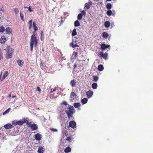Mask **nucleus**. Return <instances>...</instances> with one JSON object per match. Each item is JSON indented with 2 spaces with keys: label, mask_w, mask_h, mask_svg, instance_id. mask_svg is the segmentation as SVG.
<instances>
[{
  "label": "nucleus",
  "mask_w": 153,
  "mask_h": 153,
  "mask_svg": "<svg viewBox=\"0 0 153 153\" xmlns=\"http://www.w3.org/2000/svg\"><path fill=\"white\" fill-rule=\"evenodd\" d=\"M66 140H67L69 142H70L71 141V138L70 137H68L66 139Z\"/></svg>",
  "instance_id": "nucleus-41"
},
{
  "label": "nucleus",
  "mask_w": 153,
  "mask_h": 153,
  "mask_svg": "<svg viewBox=\"0 0 153 153\" xmlns=\"http://www.w3.org/2000/svg\"><path fill=\"white\" fill-rule=\"evenodd\" d=\"M17 63L19 66L20 67H22L23 64H24V61L20 59H18L17 61Z\"/></svg>",
  "instance_id": "nucleus-15"
},
{
  "label": "nucleus",
  "mask_w": 153,
  "mask_h": 153,
  "mask_svg": "<svg viewBox=\"0 0 153 153\" xmlns=\"http://www.w3.org/2000/svg\"><path fill=\"white\" fill-rule=\"evenodd\" d=\"M70 45L73 48H75L79 47V46L77 45L76 43L75 42H71L70 44Z\"/></svg>",
  "instance_id": "nucleus-14"
},
{
  "label": "nucleus",
  "mask_w": 153,
  "mask_h": 153,
  "mask_svg": "<svg viewBox=\"0 0 153 153\" xmlns=\"http://www.w3.org/2000/svg\"><path fill=\"white\" fill-rule=\"evenodd\" d=\"M98 79V77H93V81L97 82Z\"/></svg>",
  "instance_id": "nucleus-43"
},
{
  "label": "nucleus",
  "mask_w": 153,
  "mask_h": 153,
  "mask_svg": "<svg viewBox=\"0 0 153 153\" xmlns=\"http://www.w3.org/2000/svg\"><path fill=\"white\" fill-rule=\"evenodd\" d=\"M7 41L5 36H2L0 39V42L1 44H4Z\"/></svg>",
  "instance_id": "nucleus-12"
},
{
  "label": "nucleus",
  "mask_w": 153,
  "mask_h": 153,
  "mask_svg": "<svg viewBox=\"0 0 153 153\" xmlns=\"http://www.w3.org/2000/svg\"><path fill=\"white\" fill-rule=\"evenodd\" d=\"M62 104L65 105H67L68 104L67 102L65 101H63L62 102Z\"/></svg>",
  "instance_id": "nucleus-51"
},
{
  "label": "nucleus",
  "mask_w": 153,
  "mask_h": 153,
  "mask_svg": "<svg viewBox=\"0 0 153 153\" xmlns=\"http://www.w3.org/2000/svg\"><path fill=\"white\" fill-rule=\"evenodd\" d=\"M98 69L99 71H102L104 69V67L102 65H100L98 67Z\"/></svg>",
  "instance_id": "nucleus-21"
},
{
  "label": "nucleus",
  "mask_w": 153,
  "mask_h": 153,
  "mask_svg": "<svg viewBox=\"0 0 153 153\" xmlns=\"http://www.w3.org/2000/svg\"><path fill=\"white\" fill-rule=\"evenodd\" d=\"M29 11L30 12H32L33 11V10H32L31 8V7L30 6L28 7Z\"/></svg>",
  "instance_id": "nucleus-45"
},
{
  "label": "nucleus",
  "mask_w": 153,
  "mask_h": 153,
  "mask_svg": "<svg viewBox=\"0 0 153 153\" xmlns=\"http://www.w3.org/2000/svg\"><path fill=\"white\" fill-rule=\"evenodd\" d=\"M16 97V96H13L11 98H10V100H11L13 98H15Z\"/></svg>",
  "instance_id": "nucleus-56"
},
{
  "label": "nucleus",
  "mask_w": 153,
  "mask_h": 153,
  "mask_svg": "<svg viewBox=\"0 0 153 153\" xmlns=\"http://www.w3.org/2000/svg\"><path fill=\"white\" fill-rule=\"evenodd\" d=\"M36 34L34 32H33V35L31 36V39L30 41V50L31 51H33V45H34L35 47H36L37 45V40L36 37Z\"/></svg>",
  "instance_id": "nucleus-1"
},
{
  "label": "nucleus",
  "mask_w": 153,
  "mask_h": 153,
  "mask_svg": "<svg viewBox=\"0 0 153 153\" xmlns=\"http://www.w3.org/2000/svg\"><path fill=\"white\" fill-rule=\"evenodd\" d=\"M10 33H11L10 31Z\"/></svg>",
  "instance_id": "nucleus-63"
},
{
  "label": "nucleus",
  "mask_w": 153,
  "mask_h": 153,
  "mask_svg": "<svg viewBox=\"0 0 153 153\" xmlns=\"http://www.w3.org/2000/svg\"><path fill=\"white\" fill-rule=\"evenodd\" d=\"M33 26L34 30V31L33 32H34L35 33H36L35 32L38 30V28L36 26V23L35 22H33Z\"/></svg>",
  "instance_id": "nucleus-18"
},
{
  "label": "nucleus",
  "mask_w": 153,
  "mask_h": 153,
  "mask_svg": "<svg viewBox=\"0 0 153 153\" xmlns=\"http://www.w3.org/2000/svg\"><path fill=\"white\" fill-rule=\"evenodd\" d=\"M44 39V34L43 33V31L42 30L41 31V34L40 39L41 40H43Z\"/></svg>",
  "instance_id": "nucleus-30"
},
{
  "label": "nucleus",
  "mask_w": 153,
  "mask_h": 153,
  "mask_svg": "<svg viewBox=\"0 0 153 153\" xmlns=\"http://www.w3.org/2000/svg\"><path fill=\"white\" fill-rule=\"evenodd\" d=\"M82 13L79 14L77 16L78 19L79 20H81L82 18Z\"/></svg>",
  "instance_id": "nucleus-31"
},
{
  "label": "nucleus",
  "mask_w": 153,
  "mask_h": 153,
  "mask_svg": "<svg viewBox=\"0 0 153 153\" xmlns=\"http://www.w3.org/2000/svg\"><path fill=\"white\" fill-rule=\"evenodd\" d=\"M77 33L76 32V29H74L72 31V36H74L76 35Z\"/></svg>",
  "instance_id": "nucleus-32"
},
{
  "label": "nucleus",
  "mask_w": 153,
  "mask_h": 153,
  "mask_svg": "<svg viewBox=\"0 0 153 153\" xmlns=\"http://www.w3.org/2000/svg\"><path fill=\"white\" fill-rule=\"evenodd\" d=\"M5 30L4 28L2 26H1L0 27V33L3 32Z\"/></svg>",
  "instance_id": "nucleus-34"
},
{
  "label": "nucleus",
  "mask_w": 153,
  "mask_h": 153,
  "mask_svg": "<svg viewBox=\"0 0 153 153\" xmlns=\"http://www.w3.org/2000/svg\"><path fill=\"white\" fill-rule=\"evenodd\" d=\"M23 124V123L22 120L17 121V125H19L20 126H22Z\"/></svg>",
  "instance_id": "nucleus-33"
},
{
  "label": "nucleus",
  "mask_w": 153,
  "mask_h": 153,
  "mask_svg": "<svg viewBox=\"0 0 153 153\" xmlns=\"http://www.w3.org/2000/svg\"><path fill=\"white\" fill-rule=\"evenodd\" d=\"M2 58H3V57L2 56L1 53V52L0 51V60L2 59Z\"/></svg>",
  "instance_id": "nucleus-53"
},
{
  "label": "nucleus",
  "mask_w": 153,
  "mask_h": 153,
  "mask_svg": "<svg viewBox=\"0 0 153 153\" xmlns=\"http://www.w3.org/2000/svg\"><path fill=\"white\" fill-rule=\"evenodd\" d=\"M10 111V108H8L3 113V115H4L6 114L7 113H8Z\"/></svg>",
  "instance_id": "nucleus-37"
},
{
  "label": "nucleus",
  "mask_w": 153,
  "mask_h": 153,
  "mask_svg": "<svg viewBox=\"0 0 153 153\" xmlns=\"http://www.w3.org/2000/svg\"><path fill=\"white\" fill-rule=\"evenodd\" d=\"M102 36L103 38H106L108 36V35L106 32H104L102 33Z\"/></svg>",
  "instance_id": "nucleus-22"
},
{
  "label": "nucleus",
  "mask_w": 153,
  "mask_h": 153,
  "mask_svg": "<svg viewBox=\"0 0 153 153\" xmlns=\"http://www.w3.org/2000/svg\"><path fill=\"white\" fill-rule=\"evenodd\" d=\"M40 67L41 68H42L44 67V63L43 62L41 61L40 63Z\"/></svg>",
  "instance_id": "nucleus-39"
},
{
  "label": "nucleus",
  "mask_w": 153,
  "mask_h": 153,
  "mask_svg": "<svg viewBox=\"0 0 153 153\" xmlns=\"http://www.w3.org/2000/svg\"><path fill=\"white\" fill-rule=\"evenodd\" d=\"M78 53L76 52H74L73 53V55L74 56V57H77Z\"/></svg>",
  "instance_id": "nucleus-46"
},
{
  "label": "nucleus",
  "mask_w": 153,
  "mask_h": 153,
  "mask_svg": "<svg viewBox=\"0 0 153 153\" xmlns=\"http://www.w3.org/2000/svg\"><path fill=\"white\" fill-rule=\"evenodd\" d=\"M8 72L7 71H6L4 74L2 76H7L8 74Z\"/></svg>",
  "instance_id": "nucleus-42"
},
{
  "label": "nucleus",
  "mask_w": 153,
  "mask_h": 153,
  "mask_svg": "<svg viewBox=\"0 0 153 153\" xmlns=\"http://www.w3.org/2000/svg\"><path fill=\"white\" fill-rule=\"evenodd\" d=\"M6 52L5 57L7 59L10 58V47L8 46L4 49Z\"/></svg>",
  "instance_id": "nucleus-5"
},
{
  "label": "nucleus",
  "mask_w": 153,
  "mask_h": 153,
  "mask_svg": "<svg viewBox=\"0 0 153 153\" xmlns=\"http://www.w3.org/2000/svg\"><path fill=\"white\" fill-rule=\"evenodd\" d=\"M15 99H14V100H13V102H15Z\"/></svg>",
  "instance_id": "nucleus-60"
},
{
  "label": "nucleus",
  "mask_w": 153,
  "mask_h": 153,
  "mask_svg": "<svg viewBox=\"0 0 153 153\" xmlns=\"http://www.w3.org/2000/svg\"><path fill=\"white\" fill-rule=\"evenodd\" d=\"M37 90L40 92L41 91V90L40 88L38 86H37Z\"/></svg>",
  "instance_id": "nucleus-52"
},
{
  "label": "nucleus",
  "mask_w": 153,
  "mask_h": 153,
  "mask_svg": "<svg viewBox=\"0 0 153 153\" xmlns=\"http://www.w3.org/2000/svg\"><path fill=\"white\" fill-rule=\"evenodd\" d=\"M24 8H27V7H25V6H24Z\"/></svg>",
  "instance_id": "nucleus-59"
},
{
  "label": "nucleus",
  "mask_w": 153,
  "mask_h": 153,
  "mask_svg": "<svg viewBox=\"0 0 153 153\" xmlns=\"http://www.w3.org/2000/svg\"><path fill=\"white\" fill-rule=\"evenodd\" d=\"M82 14V16L83 15H84V16H85L86 14V12H85V11H84V10H83L81 12V13Z\"/></svg>",
  "instance_id": "nucleus-49"
},
{
  "label": "nucleus",
  "mask_w": 153,
  "mask_h": 153,
  "mask_svg": "<svg viewBox=\"0 0 153 153\" xmlns=\"http://www.w3.org/2000/svg\"><path fill=\"white\" fill-rule=\"evenodd\" d=\"M11 53H10V58L11 57Z\"/></svg>",
  "instance_id": "nucleus-61"
},
{
  "label": "nucleus",
  "mask_w": 153,
  "mask_h": 153,
  "mask_svg": "<svg viewBox=\"0 0 153 153\" xmlns=\"http://www.w3.org/2000/svg\"><path fill=\"white\" fill-rule=\"evenodd\" d=\"M56 90L55 89H53L52 88V89H51V93L53 91H55Z\"/></svg>",
  "instance_id": "nucleus-55"
},
{
  "label": "nucleus",
  "mask_w": 153,
  "mask_h": 153,
  "mask_svg": "<svg viewBox=\"0 0 153 153\" xmlns=\"http://www.w3.org/2000/svg\"><path fill=\"white\" fill-rule=\"evenodd\" d=\"M112 15H113L114 16H115V11L114 10H113L112 11Z\"/></svg>",
  "instance_id": "nucleus-50"
},
{
  "label": "nucleus",
  "mask_w": 153,
  "mask_h": 153,
  "mask_svg": "<svg viewBox=\"0 0 153 153\" xmlns=\"http://www.w3.org/2000/svg\"><path fill=\"white\" fill-rule=\"evenodd\" d=\"M80 105V104L79 102L74 103V106L75 108H78Z\"/></svg>",
  "instance_id": "nucleus-23"
},
{
  "label": "nucleus",
  "mask_w": 153,
  "mask_h": 153,
  "mask_svg": "<svg viewBox=\"0 0 153 153\" xmlns=\"http://www.w3.org/2000/svg\"><path fill=\"white\" fill-rule=\"evenodd\" d=\"M71 85L72 87L75 86L76 84V82L74 79L71 81L70 82Z\"/></svg>",
  "instance_id": "nucleus-16"
},
{
  "label": "nucleus",
  "mask_w": 153,
  "mask_h": 153,
  "mask_svg": "<svg viewBox=\"0 0 153 153\" xmlns=\"http://www.w3.org/2000/svg\"><path fill=\"white\" fill-rule=\"evenodd\" d=\"M30 128L33 131L36 130L37 128L38 127L36 124H33L30 126Z\"/></svg>",
  "instance_id": "nucleus-11"
},
{
  "label": "nucleus",
  "mask_w": 153,
  "mask_h": 153,
  "mask_svg": "<svg viewBox=\"0 0 153 153\" xmlns=\"http://www.w3.org/2000/svg\"><path fill=\"white\" fill-rule=\"evenodd\" d=\"M92 4V2L91 1H89L88 3H87L85 4V6L86 7V9L88 10L90 8V5H91Z\"/></svg>",
  "instance_id": "nucleus-10"
},
{
  "label": "nucleus",
  "mask_w": 153,
  "mask_h": 153,
  "mask_svg": "<svg viewBox=\"0 0 153 153\" xmlns=\"http://www.w3.org/2000/svg\"><path fill=\"white\" fill-rule=\"evenodd\" d=\"M110 47V45H107L105 44H101L100 45L101 49L102 51L104 50L106 48H108Z\"/></svg>",
  "instance_id": "nucleus-6"
},
{
  "label": "nucleus",
  "mask_w": 153,
  "mask_h": 153,
  "mask_svg": "<svg viewBox=\"0 0 153 153\" xmlns=\"http://www.w3.org/2000/svg\"><path fill=\"white\" fill-rule=\"evenodd\" d=\"M17 120H14L12 122V125L15 126L16 125Z\"/></svg>",
  "instance_id": "nucleus-44"
},
{
  "label": "nucleus",
  "mask_w": 153,
  "mask_h": 153,
  "mask_svg": "<svg viewBox=\"0 0 153 153\" xmlns=\"http://www.w3.org/2000/svg\"><path fill=\"white\" fill-rule=\"evenodd\" d=\"M100 56L101 57L103 58L105 60H106L108 59V54L107 53H104L103 52H101L100 53Z\"/></svg>",
  "instance_id": "nucleus-3"
},
{
  "label": "nucleus",
  "mask_w": 153,
  "mask_h": 153,
  "mask_svg": "<svg viewBox=\"0 0 153 153\" xmlns=\"http://www.w3.org/2000/svg\"><path fill=\"white\" fill-rule=\"evenodd\" d=\"M71 151V148L70 147L68 146L65 149L64 152L65 153H67L70 152Z\"/></svg>",
  "instance_id": "nucleus-19"
},
{
  "label": "nucleus",
  "mask_w": 153,
  "mask_h": 153,
  "mask_svg": "<svg viewBox=\"0 0 153 153\" xmlns=\"http://www.w3.org/2000/svg\"><path fill=\"white\" fill-rule=\"evenodd\" d=\"M22 121L23 123V124L24 123H27L28 121H29L28 118H23Z\"/></svg>",
  "instance_id": "nucleus-17"
},
{
  "label": "nucleus",
  "mask_w": 153,
  "mask_h": 153,
  "mask_svg": "<svg viewBox=\"0 0 153 153\" xmlns=\"http://www.w3.org/2000/svg\"><path fill=\"white\" fill-rule=\"evenodd\" d=\"M112 13V12L111 10H109L106 12L107 15L109 16H111Z\"/></svg>",
  "instance_id": "nucleus-29"
},
{
  "label": "nucleus",
  "mask_w": 153,
  "mask_h": 153,
  "mask_svg": "<svg viewBox=\"0 0 153 153\" xmlns=\"http://www.w3.org/2000/svg\"><path fill=\"white\" fill-rule=\"evenodd\" d=\"M92 87L94 89H96L97 87V84L96 83H94L92 84Z\"/></svg>",
  "instance_id": "nucleus-27"
},
{
  "label": "nucleus",
  "mask_w": 153,
  "mask_h": 153,
  "mask_svg": "<svg viewBox=\"0 0 153 153\" xmlns=\"http://www.w3.org/2000/svg\"><path fill=\"white\" fill-rule=\"evenodd\" d=\"M95 1H99V0H94Z\"/></svg>",
  "instance_id": "nucleus-62"
},
{
  "label": "nucleus",
  "mask_w": 153,
  "mask_h": 153,
  "mask_svg": "<svg viewBox=\"0 0 153 153\" xmlns=\"http://www.w3.org/2000/svg\"><path fill=\"white\" fill-rule=\"evenodd\" d=\"M74 26L75 27H77L80 25L79 22L78 20H76L74 22Z\"/></svg>",
  "instance_id": "nucleus-28"
},
{
  "label": "nucleus",
  "mask_w": 153,
  "mask_h": 153,
  "mask_svg": "<svg viewBox=\"0 0 153 153\" xmlns=\"http://www.w3.org/2000/svg\"><path fill=\"white\" fill-rule=\"evenodd\" d=\"M69 127L74 129L76 127V123L74 121H71L69 123Z\"/></svg>",
  "instance_id": "nucleus-4"
},
{
  "label": "nucleus",
  "mask_w": 153,
  "mask_h": 153,
  "mask_svg": "<svg viewBox=\"0 0 153 153\" xmlns=\"http://www.w3.org/2000/svg\"><path fill=\"white\" fill-rule=\"evenodd\" d=\"M87 97L89 98L91 97L93 95V92L91 90L89 91L86 92V94Z\"/></svg>",
  "instance_id": "nucleus-8"
},
{
  "label": "nucleus",
  "mask_w": 153,
  "mask_h": 153,
  "mask_svg": "<svg viewBox=\"0 0 153 153\" xmlns=\"http://www.w3.org/2000/svg\"><path fill=\"white\" fill-rule=\"evenodd\" d=\"M68 110L65 112L68 119H70L72 117V114L75 112L74 109L73 107L71 105L68 106Z\"/></svg>",
  "instance_id": "nucleus-2"
},
{
  "label": "nucleus",
  "mask_w": 153,
  "mask_h": 153,
  "mask_svg": "<svg viewBox=\"0 0 153 153\" xmlns=\"http://www.w3.org/2000/svg\"><path fill=\"white\" fill-rule=\"evenodd\" d=\"M95 76L96 77V76Z\"/></svg>",
  "instance_id": "nucleus-64"
},
{
  "label": "nucleus",
  "mask_w": 153,
  "mask_h": 153,
  "mask_svg": "<svg viewBox=\"0 0 153 153\" xmlns=\"http://www.w3.org/2000/svg\"><path fill=\"white\" fill-rule=\"evenodd\" d=\"M27 124L29 127H30V126H31L32 124H31V122H29V121H28L27 123Z\"/></svg>",
  "instance_id": "nucleus-48"
},
{
  "label": "nucleus",
  "mask_w": 153,
  "mask_h": 153,
  "mask_svg": "<svg viewBox=\"0 0 153 153\" xmlns=\"http://www.w3.org/2000/svg\"><path fill=\"white\" fill-rule=\"evenodd\" d=\"M107 1H111V0H106Z\"/></svg>",
  "instance_id": "nucleus-58"
},
{
  "label": "nucleus",
  "mask_w": 153,
  "mask_h": 153,
  "mask_svg": "<svg viewBox=\"0 0 153 153\" xmlns=\"http://www.w3.org/2000/svg\"><path fill=\"white\" fill-rule=\"evenodd\" d=\"M63 22H64V21L62 19L61 21V22H60V26H61V25L62 24H63Z\"/></svg>",
  "instance_id": "nucleus-54"
},
{
  "label": "nucleus",
  "mask_w": 153,
  "mask_h": 153,
  "mask_svg": "<svg viewBox=\"0 0 153 153\" xmlns=\"http://www.w3.org/2000/svg\"><path fill=\"white\" fill-rule=\"evenodd\" d=\"M4 127L6 129L10 128V123H8L4 126Z\"/></svg>",
  "instance_id": "nucleus-35"
},
{
  "label": "nucleus",
  "mask_w": 153,
  "mask_h": 153,
  "mask_svg": "<svg viewBox=\"0 0 153 153\" xmlns=\"http://www.w3.org/2000/svg\"><path fill=\"white\" fill-rule=\"evenodd\" d=\"M34 136L35 139L38 141L40 140L42 138L41 135L39 133L35 134Z\"/></svg>",
  "instance_id": "nucleus-7"
},
{
  "label": "nucleus",
  "mask_w": 153,
  "mask_h": 153,
  "mask_svg": "<svg viewBox=\"0 0 153 153\" xmlns=\"http://www.w3.org/2000/svg\"><path fill=\"white\" fill-rule=\"evenodd\" d=\"M6 32L7 33H10V28L9 27H7L5 30Z\"/></svg>",
  "instance_id": "nucleus-40"
},
{
  "label": "nucleus",
  "mask_w": 153,
  "mask_h": 153,
  "mask_svg": "<svg viewBox=\"0 0 153 153\" xmlns=\"http://www.w3.org/2000/svg\"><path fill=\"white\" fill-rule=\"evenodd\" d=\"M50 130L52 131L57 132V129L53 128H51Z\"/></svg>",
  "instance_id": "nucleus-47"
},
{
  "label": "nucleus",
  "mask_w": 153,
  "mask_h": 153,
  "mask_svg": "<svg viewBox=\"0 0 153 153\" xmlns=\"http://www.w3.org/2000/svg\"><path fill=\"white\" fill-rule=\"evenodd\" d=\"M44 148L42 146H40L39 147L37 152L39 153H43L44 152Z\"/></svg>",
  "instance_id": "nucleus-13"
},
{
  "label": "nucleus",
  "mask_w": 153,
  "mask_h": 153,
  "mask_svg": "<svg viewBox=\"0 0 153 153\" xmlns=\"http://www.w3.org/2000/svg\"><path fill=\"white\" fill-rule=\"evenodd\" d=\"M32 20L31 19L29 20L28 22V25H29V29H30L32 26Z\"/></svg>",
  "instance_id": "nucleus-25"
},
{
  "label": "nucleus",
  "mask_w": 153,
  "mask_h": 153,
  "mask_svg": "<svg viewBox=\"0 0 153 153\" xmlns=\"http://www.w3.org/2000/svg\"><path fill=\"white\" fill-rule=\"evenodd\" d=\"M14 11V12L15 13V14H16L18 13L19 12V10L17 8H14L13 9Z\"/></svg>",
  "instance_id": "nucleus-38"
},
{
  "label": "nucleus",
  "mask_w": 153,
  "mask_h": 153,
  "mask_svg": "<svg viewBox=\"0 0 153 153\" xmlns=\"http://www.w3.org/2000/svg\"><path fill=\"white\" fill-rule=\"evenodd\" d=\"M13 127V125H11L10 124V128H12Z\"/></svg>",
  "instance_id": "nucleus-57"
},
{
  "label": "nucleus",
  "mask_w": 153,
  "mask_h": 153,
  "mask_svg": "<svg viewBox=\"0 0 153 153\" xmlns=\"http://www.w3.org/2000/svg\"><path fill=\"white\" fill-rule=\"evenodd\" d=\"M70 97L72 100L76 99L77 97L76 94L74 92H71L70 94Z\"/></svg>",
  "instance_id": "nucleus-9"
},
{
  "label": "nucleus",
  "mask_w": 153,
  "mask_h": 153,
  "mask_svg": "<svg viewBox=\"0 0 153 153\" xmlns=\"http://www.w3.org/2000/svg\"><path fill=\"white\" fill-rule=\"evenodd\" d=\"M106 8L108 10H110L111 8L112 5L110 3H108L106 5Z\"/></svg>",
  "instance_id": "nucleus-26"
},
{
  "label": "nucleus",
  "mask_w": 153,
  "mask_h": 153,
  "mask_svg": "<svg viewBox=\"0 0 153 153\" xmlns=\"http://www.w3.org/2000/svg\"><path fill=\"white\" fill-rule=\"evenodd\" d=\"M88 99L86 98L83 99L81 100V102L83 104H86L88 101Z\"/></svg>",
  "instance_id": "nucleus-24"
},
{
  "label": "nucleus",
  "mask_w": 153,
  "mask_h": 153,
  "mask_svg": "<svg viewBox=\"0 0 153 153\" xmlns=\"http://www.w3.org/2000/svg\"><path fill=\"white\" fill-rule=\"evenodd\" d=\"M20 17L21 19L23 21H24V15L21 12H20Z\"/></svg>",
  "instance_id": "nucleus-36"
},
{
  "label": "nucleus",
  "mask_w": 153,
  "mask_h": 153,
  "mask_svg": "<svg viewBox=\"0 0 153 153\" xmlns=\"http://www.w3.org/2000/svg\"><path fill=\"white\" fill-rule=\"evenodd\" d=\"M104 25L105 27L108 28L109 27L110 25V22L108 21H106L104 23Z\"/></svg>",
  "instance_id": "nucleus-20"
}]
</instances>
